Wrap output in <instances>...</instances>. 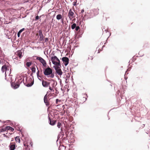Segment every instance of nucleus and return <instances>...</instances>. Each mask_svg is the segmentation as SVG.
<instances>
[{
  "instance_id": "28",
  "label": "nucleus",
  "mask_w": 150,
  "mask_h": 150,
  "mask_svg": "<svg viewBox=\"0 0 150 150\" xmlns=\"http://www.w3.org/2000/svg\"><path fill=\"white\" fill-rule=\"evenodd\" d=\"M61 100H59L58 99H57L56 100V104H58V102H60Z\"/></svg>"
},
{
  "instance_id": "33",
  "label": "nucleus",
  "mask_w": 150,
  "mask_h": 150,
  "mask_svg": "<svg viewBox=\"0 0 150 150\" xmlns=\"http://www.w3.org/2000/svg\"><path fill=\"white\" fill-rule=\"evenodd\" d=\"M27 86L28 87L30 86H31L29 84H28L27 85Z\"/></svg>"
},
{
  "instance_id": "30",
  "label": "nucleus",
  "mask_w": 150,
  "mask_h": 150,
  "mask_svg": "<svg viewBox=\"0 0 150 150\" xmlns=\"http://www.w3.org/2000/svg\"><path fill=\"white\" fill-rule=\"evenodd\" d=\"M39 17L38 16H36V17H35V20L36 21L37 20H38L39 19Z\"/></svg>"
},
{
  "instance_id": "21",
  "label": "nucleus",
  "mask_w": 150,
  "mask_h": 150,
  "mask_svg": "<svg viewBox=\"0 0 150 150\" xmlns=\"http://www.w3.org/2000/svg\"><path fill=\"white\" fill-rule=\"evenodd\" d=\"M32 63L30 62H27L26 63V66L28 67H29L31 65Z\"/></svg>"
},
{
  "instance_id": "34",
  "label": "nucleus",
  "mask_w": 150,
  "mask_h": 150,
  "mask_svg": "<svg viewBox=\"0 0 150 150\" xmlns=\"http://www.w3.org/2000/svg\"><path fill=\"white\" fill-rule=\"evenodd\" d=\"M54 83L53 84H52V87H54Z\"/></svg>"
},
{
  "instance_id": "15",
  "label": "nucleus",
  "mask_w": 150,
  "mask_h": 150,
  "mask_svg": "<svg viewBox=\"0 0 150 150\" xmlns=\"http://www.w3.org/2000/svg\"><path fill=\"white\" fill-rule=\"evenodd\" d=\"M6 129H7V130H9L11 132H13L14 130V129L13 128L9 126H7L6 128Z\"/></svg>"
},
{
  "instance_id": "3",
  "label": "nucleus",
  "mask_w": 150,
  "mask_h": 150,
  "mask_svg": "<svg viewBox=\"0 0 150 150\" xmlns=\"http://www.w3.org/2000/svg\"><path fill=\"white\" fill-rule=\"evenodd\" d=\"M36 59L38 60L42 64L43 66L44 67L46 66L47 64L46 61L43 59L41 57H37Z\"/></svg>"
},
{
  "instance_id": "6",
  "label": "nucleus",
  "mask_w": 150,
  "mask_h": 150,
  "mask_svg": "<svg viewBox=\"0 0 150 150\" xmlns=\"http://www.w3.org/2000/svg\"><path fill=\"white\" fill-rule=\"evenodd\" d=\"M42 86L45 87H47L50 86V82L46 81L43 80L42 81Z\"/></svg>"
},
{
  "instance_id": "26",
  "label": "nucleus",
  "mask_w": 150,
  "mask_h": 150,
  "mask_svg": "<svg viewBox=\"0 0 150 150\" xmlns=\"http://www.w3.org/2000/svg\"><path fill=\"white\" fill-rule=\"evenodd\" d=\"M49 89L51 91H53V92H54V91L53 88L51 87L50 86H49Z\"/></svg>"
},
{
  "instance_id": "1",
  "label": "nucleus",
  "mask_w": 150,
  "mask_h": 150,
  "mask_svg": "<svg viewBox=\"0 0 150 150\" xmlns=\"http://www.w3.org/2000/svg\"><path fill=\"white\" fill-rule=\"evenodd\" d=\"M44 74L47 77L53 78L54 76V73L52 69L49 67L45 69L43 71Z\"/></svg>"
},
{
  "instance_id": "25",
  "label": "nucleus",
  "mask_w": 150,
  "mask_h": 150,
  "mask_svg": "<svg viewBox=\"0 0 150 150\" xmlns=\"http://www.w3.org/2000/svg\"><path fill=\"white\" fill-rule=\"evenodd\" d=\"M37 69L38 70V71L37 73V76L38 78H39V71L38 69V68L37 67Z\"/></svg>"
},
{
  "instance_id": "16",
  "label": "nucleus",
  "mask_w": 150,
  "mask_h": 150,
  "mask_svg": "<svg viewBox=\"0 0 150 150\" xmlns=\"http://www.w3.org/2000/svg\"><path fill=\"white\" fill-rule=\"evenodd\" d=\"M62 16L60 14L57 15L56 16V18L58 20H59L62 19Z\"/></svg>"
},
{
  "instance_id": "18",
  "label": "nucleus",
  "mask_w": 150,
  "mask_h": 150,
  "mask_svg": "<svg viewBox=\"0 0 150 150\" xmlns=\"http://www.w3.org/2000/svg\"><path fill=\"white\" fill-rule=\"evenodd\" d=\"M6 127L4 128H3L1 129H0V132H5L6 130H7L6 129Z\"/></svg>"
},
{
  "instance_id": "7",
  "label": "nucleus",
  "mask_w": 150,
  "mask_h": 150,
  "mask_svg": "<svg viewBox=\"0 0 150 150\" xmlns=\"http://www.w3.org/2000/svg\"><path fill=\"white\" fill-rule=\"evenodd\" d=\"M62 59L64 62V64L65 66H66L69 63V59L67 57H63Z\"/></svg>"
},
{
  "instance_id": "19",
  "label": "nucleus",
  "mask_w": 150,
  "mask_h": 150,
  "mask_svg": "<svg viewBox=\"0 0 150 150\" xmlns=\"http://www.w3.org/2000/svg\"><path fill=\"white\" fill-rule=\"evenodd\" d=\"M76 24L75 23H74L71 25V29H74L76 27Z\"/></svg>"
},
{
  "instance_id": "37",
  "label": "nucleus",
  "mask_w": 150,
  "mask_h": 150,
  "mask_svg": "<svg viewBox=\"0 0 150 150\" xmlns=\"http://www.w3.org/2000/svg\"><path fill=\"white\" fill-rule=\"evenodd\" d=\"M39 77H40V78H41V76H40L39 75Z\"/></svg>"
},
{
  "instance_id": "5",
  "label": "nucleus",
  "mask_w": 150,
  "mask_h": 150,
  "mask_svg": "<svg viewBox=\"0 0 150 150\" xmlns=\"http://www.w3.org/2000/svg\"><path fill=\"white\" fill-rule=\"evenodd\" d=\"M74 15V13L72 11L71 9H70L69 11L68 14V16L70 20H71L72 18L74 17L73 16Z\"/></svg>"
},
{
  "instance_id": "10",
  "label": "nucleus",
  "mask_w": 150,
  "mask_h": 150,
  "mask_svg": "<svg viewBox=\"0 0 150 150\" xmlns=\"http://www.w3.org/2000/svg\"><path fill=\"white\" fill-rule=\"evenodd\" d=\"M47 94L46 95L44 98V103H45L46 105L47 106H48L50 105L49 102L48 101V100L47 99Z\"/></svg>"
},
{
  "instance_id": "27",
  "label": "nucleus",
  "mask_w": 150,
  "mask_h": 150,
  "mask_svg": "<svg viewBox=\"0 0 150 150\" xmlns=\"http://www.w3.org/2000/svg\"><path fill=\"white\" fill-rule=\"evenodd\" d=\"M25 30V28H22V29L20 30L19 31V32L20 33H21L23 31H24V30Z\"/></svg>"
},
{
  "instance_id": "22",
  "label": "nucleus",
  "mask_w": 150,
  "mask_h": 150,
  "mask_svg": "<svg viewBox=\"0 0 150 150\" xmlns=\"http://www.w3.org/2000/svg\"><path fill=\"white\" fill-rule=\"evenodd\" d=\"M48 40H49L47 38H45L43 40V43H44L45 42H48Z\"/></svg>"
},
{
  "instance_id": "31",
  "label": "nucleus",
  "mask_w": 150,
  "mask_h": 150,
  "mask_svg": "<svg viewBox=\"0 0 150 150\" xmlns=\"http://www.w3.org/2000/svg\"><path fill=\"white\" fill-rule=\"evenodd\" d=\"M20 34H21V33L19 32H18V33L17 35H18V38H19L20 37Z\"/></svg>"
},
{
  "instance_id": "11",
  "label": "nucleus",
  "mask_w": 150,
  "mask_h": 150,
  "mask_svg": "<svg viewBox=\"0 0 150 150\" xmlns=\"http://www.w3.org/2000/svg\"><path fill=\"white\" fill-rule=\"evenodd\" d=\"M49 119L50 121L49 123L50 125L52 126H53L55 124L56 122V120L53 119H51L50 117Z\"/></svg>"
},
{
  "instance_id": "17",
  "label": "nucleus",
  "mask_w": 150,
  "mask_h": 150,
  "mask_svg": "<svg viewBox=\"0 0 150 150\" xmlns=\"http://www.w3.org/2000/svg\"><path fill=\"white\" fill-rule=\"evenodd\" d=\"M15 140L16 142L20 143V140L19 137H16L15 138Z\"/></svg>"
},
{
  "instance_id": "2",
  "label": "nucleus",
  "mask_w": 150,
  "mask_h": 150,
  "mask_svg": "<svg viewBox=\"0 0 150 150\" xmlns=\"http://www.w3.org/2000/svg\"><path fill=\"white\" fill-rule=\"evenodd\" d=\"M51 60L52 63L56 66H61L60 60L56 56L52 57Z\"/></svg>"
},
{
  "instance_id": "23",
  "label": "nucleus",
  "mask_w": 150,
  "mask_h": 150,
  "mask_svg": "<svg viewBox=\"0 0 150 150\" xmlns=\"http://www.w3.org/2000/svg\"><path fill=\"white\" fill-rule=\"evenodd\" d=\"M61 123L59 122H58V123H57V127L59 128L60 127V126H61Z\"/></svg>"
},
{
  "instance_id": "35",
  "label": "nucleus",
  "mask_w": 150,
  "mask_h": 150,
  "mask_svg": "<svg viewBox=\"0 0 150 150\" xmlns=\"http://www.w3.org/2000/svg\"><path fill=\"white\" fill-rule=\"evenodd\" d=\"M19 148V149H20V150H21V148L20 147V148Z\"/></svg>"
},
{
  "instance_id": "36",
  "label": "nucleus",
  "mask_w": 150,
  "mask_h": 150,
  "mask_svg": "<svg viewBox=\"0 0 150 150\" xmlns=\"http://www.w3.org/2000/svg\"><path fill=\"white\" fill-rule=\"evenodd\" d=\"M38 33H37L36 34V35L37 36H38Z\"/></svg>"
},
{
  "instance_id": "38",
  "label": "nucleus",
  "mask_w": 150,
  "mask_h": 150,
  "mask_svg": "<svg viewBox=\"0 0 150 150\" xmlns=\"http://www.w3.org/2000/svg\"><path fill=\"white\" fill-rule=\"evenodd\" d=\"M93 59V58H91V59L92 60Z\"/></svg>"
},
{
  "instance_id": "9",
  "label": "nucleus",
  "mask_w": 150,
  "mask_h": 150,
  "mask_svg": "<svg viewBox=\"0 0 150 150\" xmlns=\"http://www.w3.org/2000/svg\"><path fill=\"white\" fill-rule=\"evenodd\" d=\"M38 32L40 36L39 40L40 41H41L42 40L44 39V36L42 31L41 30H39Z\"/></svg>"
},
{
  "instance_id": "13",
  "label": "nucleus",
  "mask_w": 150,
  "mask_h": 150,
  "mask_svg": "<svg viewBox=\"0 0 150 150\" xmlns=\"http://www.w3.org/2000/svg\"><path fill=\"white\" fill-rule=\"evenodd\" d=\"M10 150H14L15 149L16 144L11 143L9 146Z\"/></svg>"
},
{
  "instance_id": "4",
  "label": "nucleus",
  "mask_w": 150,
  "mask_h": 150,
  "mask_svg": "<svg viewBox=\"0 0 150 150\" xmlns=\"http://www.w3.org/2000/svg\"><path fill=\"white\" fill-rule=\"evenodd\" d=\"M59 66H56L55 67V69L56 71V72L59 75H62V71L61 69H60Z\"/></svg>"
},
{
  "instance_id": "20",
  "label": "nucleus",
  "mask_w": 150,
  "mask_h": 150,
  "mask_svg": "<svg viewBox=\"0 0 150 150\" xmlns=\"http://www.w3.org/2000/svg\"><path fill=\"white\" fill-rule=\"evenodd\" d=\"M31 70L33 73H35L36 71V69L35 67H32L31 69Z\"/></svg>"
},
{
  "instance_id": "14",
  "label": "nucleus",
  "mask_w": 150,
  "mask_h": 150,
  "mask_svg": "<svg viewBox=\"0 0 150 150\" xmlns=\"http://www.w3.org/2000/svg\"><path fill=\"white\" fill-rule=\"evenodd\" d=\"M19 84L15 83H12L11 84V86L15 89L18 88L19 87Z\"/></svg>"
},
{
  "instance_id": "29",
  "label": "nucleus",
  "mask_w": 150,
  "mask_h": 150,
  "mask_svg": "<svg viewBox=\"0 0 150 150\" xmlns=\"http://www.w3.org/2000/svg\"><path fill=\"white\" fill-rule=\"evenodd\" d=\"M77 2V0H76V1H74L73 2V5L74 6H76V4Z\"/></svg>"
},
{
  "instance_id": "8",
  "label": "nucleus",
  "mask_w": 150,
  "mask_h": 150,
  "mask_svg": "<svg viewBox=\"0 0 150 150\" xmlns=\"http://www.w3.org/2000/svg\"><path fill=\"white\" fill-rule=\"evenodd\" d=\"M9 67L8 66L6 65L3 66L1 68V71L3 72L5 71V74H6V71L9 70Z\"/></svg>"
},
{
  "instance_id": "12",
  "label": "nucleus",
  "mask_w": 150,
  "mask_h": 150,
  "mask_svg": "<svg viewBox=\"0 0 150 150\" xmlns=\"http://www.w3.org/2000/svg\"><path fill=\"white\" fill-rule=\"evenodd\" d=\"M16 54L18 56L20 59H21L22 57V53L21 50H19L16 53Z\"/></svg>"
},
{
  "instance_id": "32",
  "label": "nucleus",
  "mask_w": 150,
  "mask_h": 150,
  "mask_svg": "<svg viewBox=\"0 0 150 150\" xmlns=\"http://www.w3.org/2000/svg\"><path fill=\"white\" fill-rule=\"evenodd\" d=\"M81 11V13H82L84 12V10L83 9H82Z\"/></svg>"
},
{
  "instance_id": "24",
  "label": "nucleus",
  "mask_w": 150,
  "mask_h": 150,
  "mask_svg": "<svg viewBox=\"0 0 150 150\" xmlns=\"http://www.w3.org/2000/svg\"><path fill=\"white\" fill-rule=\"evenodd\" d=\"M75 28V30L76 31H78L80 29V28L79 26H77Z\"/></svg>"
}]
</instances>
